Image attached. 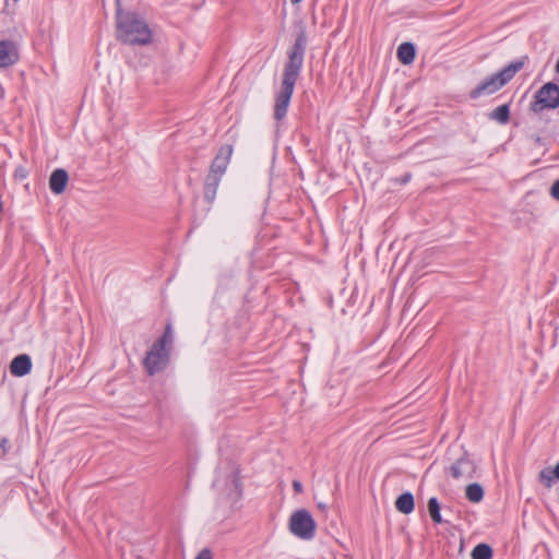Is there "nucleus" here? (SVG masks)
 <instances>
[{
  "instance_id": "nucleus-1",
  "label": "nucleus",
  "mask_w": 559,
  "mask_h": 559,
  "mask_svg": "<svg viewBox=\"0 0 559 559\" xmlns=\"http://www.w3.org/2000/svg\"><path fill=\"white\" fill-rule=\"evenodd\" d=\"M307 41L308 38L306 31L305 28H301L297 34L294 44L287 50V61L284 67L282 86L276 96L275 105L289 104L295 84L304 64Z\"/></svg>"
},
{
  "instance_id": "nucleus-2",
  "label": "nucleus",
  "mask_w": 559,
  "mask_h": 559,
  "mask_svg": "<svg viewBox=\"0 0 559 559\" xmlns=\"http://www.w3.org/2000/svg\"><path fill=\"white\" fill-rule=\"evenodd\" d=\"M117 39L129 45H147L152 40V32L147 24L134 13H123L117 0Z\"/></svg>"
},
{
  "instance_id": "nucleus-3",
  "label": "nucleus",
  "mask_w": 559,
  "mask_h": 559,
  "mask_svg": "<svg viewBox=\"0 0 559 559\" xmlns=\"http://www.w3.org/2000/svg\"><path fill=\"white\" fill-rule=\"evenodd\" d=\"M527 60V57H523L520 60L512 61L508 66H506L503 69L498 71L497 73H493L484 80H481L471 92L469 96L473 99H476L480 96H489L499 90H501L503 86H506L514 76L515 74L521 71L525 64V61Z\"/></svg>"
},
{
  "instance_id": "nucleus-4",
  "label": "nucleus",
  "mask_w": 559,
  "mask_h": 559,
  "mask_svg": "<svg viewBox=\"0 0 559 559\" xmlns=\"http://www.w3.org/2000/svg\"><path fill=\"white\" fill-rule=\"evenodd\" d=\"M316 522L306 509H299L289 518V531L304 540H310L316 535Z\"/></svg>"
},
{
  "instance_id": "nucleus-5",
  "label": "nucleus",
  "mask_w": 559,
  "mask_h": 559,
  "mask_svg": "<svg viewBox=\"0 0 559 559\" xmlns=\"http://www.w3.org/2000/svg\"><path fill=\"white\" fill-rule=\"evenodd\" d=\"M168 362L169 350L165 347H157V344H153L143 360L144 368L150 376H154L155 373L163 371L167 367Z\"/></svg>"
},
{
  "instance_id": "nucleus-6",
  "label": "nucleus",
  "mask_w": 559,
  "mask_h": 559,
  "mask_svg": "<svg viewBox=\"0 0 559 559\" xmlns=\"http://www.w3.org/2000/svg\"><path fill=\"white\" fill-rule=\"evenodd\" d=\"M535 105H559V85L548 82L543 85L535 95Z\"/></svg>"
},
{
  "instance_id": "nucleus-7",
  "label": "nucleus",
  "mask_w": 559,
  "mask_h": 559,
  "mask_svg": "<svg viewBox=\"0 0 559 559\" xmlns=\"http://www.w3.org/2000/svg\"><path fill=\"white\" fill-rule=\"evenodd\" d=\"M233 154V146L231 145H223L215 158L213 159L209 174H214L218 177H223L225 174L227 166L229 164L230 157Z\"/></svg>"
},
{
  "instance_id": "nucleus-8",
  "label": "nucleus",
  "mask_w": 559,
  "mask_h": 559,
  "mask_svg": "<svg viewBox=\"0 0 559 559\" xmlns=\"http://www.w3.org/2000/svg\"><path fill=\"white\" fill-rule=\"evenodd\" d=\"M450 472L453 478H474L476 472L475 463L465 454L460 457L451 467Z\"/></svg>"
},
{
  "instance_id": "nucleus-9",
  "label": "nucleus",
  "mask_w": 559,
  "mask_h": 559,
  "mask_svg": "<svg viewBox=\"0 0 559 559\" xmlns=\"http://www.w3.org/2000/svg\"><path fill=\"white\" fill-rule=\"evenodd\" d=\"M19 61L17 46L11 40L0 41V68H8Z\"/></svg>"
},
{
  "instance_id": "nucleus-10",
  "label": "nucleus",
  "mask_w": 559,
  "mask_h": 559,
  "mask_svg": "<svg viewBox=\"0 0 559 559\" xmlns=\"http://www.w3.org/2000/svg\"><path fill=\"white\" fill-rule=\"evenodd\" d=\"M32 369V359L26 354L14 357L10 364V372L15 377H24Z\"/></svg>"
},
{
  "instance_id": "nucleus-11",
  "label": "nucleus",
  "mask_w": 559,
  "mask_h": 559,
  "mask_svg": "<svg viewBox=\"0 0 559 559\" xmlns=\"http://www.w3.org/2000/svg\"><path fill=\"white\" fill-rule=\"evenodd\" d=\"M69 181L68 173L62 168L55 169L49 178V188L55 194H61Z\"/></svg>"
},
{
  "instance_id": "nucleus-12",
  "label": "nucleus",
  "mask_w": 559,
  "mask_h": 559,
  "mask_svg": "<svg viewBox=\"0 0 559 559\" xmlns=\"http://www.w3.org/2000/svg\"><path fill=\"white\" fill-rule=\"evenodd\" d=\"M222 177L214 174H207L204 181V199L207 203L212 204L216 198V192Z\"/></svg>"
},
{
  "instance_id": "nucleus-13",
  "label": "nucleus",
  "mask_w": 559,
  "mask_h": 559,
  "mask_svg": "<svg viewBox=\"0 0 559 559\" xmlns=\"http://www.w3.org/2000/svg\"><path fill=\"white\" fill-rule=\"evenodd\" d=\"M395 508L403 514L412 513L415 508L414 496L408 491L400 495L395 500Z\"/></svg>"
},
{
  "instance_id": "nucleus-14",
  "label": "nucleus",
  "mask_w": 559,
  "mask_h": 559,
  "mask_svg": "<svg viewBox=\"0 0 559 559\" xmlns=\"http://www.w3.org/2000/svg\"><path fill=\"white\" fill-rule=\"evenodd\" d=\"M396 55L403 64H411L416 56L415 46L412 43H403L399 46Z\"/></svg>"
},
{
  "instance_id": "nucleus-15",
  "label": "nucleus",
  "mask_w": 559,
  "mask_h": 559,
  "mask_svg": "<svg viewBox=\"0 0 559 559\" xmlns=\"http://www.w3.org/2000/svg\"><path fill=\"white\" fill-rule=\"evenodd\" d=\"M555 479H559V462L552 469L544 468L538 474V480L546 487L551 488Z\"/></svg>"
},
{
  "instance_id": "nucleus-16",
  "label": "nucleus",
  "mask_w": 559,
  "mask_h": 559,
  "mask_svg": "<svg viewBox=\"0 0 559 559\" xmlns=\"http://www.w3.org/2000/svg\"><path fill=\"white\" fill-rule=\"evenodd\" d=\"M465 496L471 502H480L484 498V489L477 483L469 484L465 489Z\"/></svg>"
},
{
  "instance_id": "nucleus-17",
  "label": "nucleus",
  "mask_w": 559,
  "mask_h": 559,
  "mask_svg": "<svg viewBox=\"0 0 559 559\" xmlns=\"http://www.w3.org/2000/svg\"><path fill=\"white\" fill-rule=\"evenodd\" d=\"M427 509H428L429 515H430L431 520L433 521V523L440 524L443 522L441 513H440V503L436 497H431L428 500Z\"/></svg>"
},
{
  "instance_id": "nucleus-18",
  "label": "nucleus",
  "mask_w": 559,
  "mask_h": 559,
  "mask_svg": "<svg viewBox=\"0 0 559 559\" xmlns=\"http://www.w3.org/2000/svg\"><path fill=\"white\" fill-rule=\"evenodd\" d=\"M472 559H491L492 548L487 544H478L472 550Z\"/></svg>"
},
{
  "instance_id": "nucleus-19",
  "label": "nucleus",
  "mask_w": 559,
  "mask_h": 559,
  "mask_svg": "<svg viewBox=\"0 0 559 559\" xmlns=\"http://www.w3.org/2000/svg\"><path fill=\"white\" fill-rule=\"evenodd\" d=\"M510 107H496L495 110L488 114V118L491 120H496L499 123H507L510 118Z\"/></svg>"
},
{
  "instance_id": "nucleus-20",
  "label": "nucleus",
  "mask_w": 559,
  "mask_h": 559,
  "mask_svg": "<svg viewBox=\"0 0 559 559\" xmlns=\"http://www.w3.org/2000/svg\"><path fill=\"white\" fill-rule=\"evenodd\" d=\"M173 341V325L171 323H167L163 335L154 344H157L159 348H166L167 345H171Z\"/></svg>"
},
{
  "instance_id": "nucleus-21",
  "label": "nucleus",
  "mask_w": 559,
  "mask_h": 559,
  "mask_svg": "<svg viewBox=\"0 0 559 559\" xmlns=\"http://www.w3.org/2000/svg\"><path fill=\"white\" fill-rule=\"evenodd\" d=\"M14 179L15 180H24L28 176V171L25 167L19 166L14 170Z\"/></svg>"
},
{
  "instance_id": "nucleus-22",
  "label": "nucleus",
  "mask_w": 559,
  "mask_h": 559,
  "mask_svg": "<svg viewBox=\"0 0 559 559\" xmlns=\"http://www.w3.org/2000/svg\"><path fill=\"white\" fill-rule=\"evenodd\" d=\"M287 108L288 107H275L274 118L277 121H281L282 119H284L287 115Z\"/></svg>"
},
{
  "instance_id": "nucleus-23",
  "label": "nucleus",
  "mask_w": 559,
  "mask_h": 559,
  "mask_svg": "<svg viewBox=\"0 0 559 559\" xmlns=\"http://www.w3.org/2000/svg\"><path fill=\"white\" fill-rule=\"evenodd\" d=\"M233 483H234L235 489L237 491V495L240 496L242 489H241V481H240V477L238 475V472L234 473V475H233Z\"/></svg>"
},
{
  "instance_id": "nucleus-24",
  "label": "nucleus",
  "mask_w": 559,
  "mask_h": 559,
  "mask_svg": "<svg viewBox=\"0 0 559 559\" xmlns=\"http://www.w3.org/2000/svg\"><path fill=\"white\" fill-rule=\"evenodd\" d=\"M194 559H213L211 549L203 548Z\"/></svg>"
},
{
  "instance_id": "nucleus-25",
  "label": "nucleus",
  "mask_w": 559,
  "mask_h": 559,
  "mask_svg": "<svg viewBox=\"0 0 559 559\" xmlns=\"http://www.w3.org/2000/svg\"><path fill=\"white\" fill-rule=\"evenodd\" d=\"M550 195L552 199L559 201V179L552 183L550 188Z\"/></svg>"
},
{
  "instance_id": "nucleus-26",
  "label": "nucleus",
  "mask_w": 559,
  "mask_h": 559,
  "mask_svg": "<svg viewBox=\"0 0 559 559\" xmlns=\"http://www.w3.org/2000/svg\"><path fill=\"white\" fill-rule=\"evenodd\" d=\"M0 449L2 451V454H5L10 449L9 440L7 438H2L0 440Z\"/></svg>"
},
{
  "instance_id": "nucleus-27",
  "label": "nucleus",
  "mask_w": 559,
  "mask_h": 559,
  "mask_svg": "<svg viewBox=\"0 0 559 559\" xmlns=\"http://www.w3.org/2000/svg\"><path fill=\"white\" fill-rule=\"evenodd\" d=\"M293 488L296 492H302V485L298 480L293 481Z\"/></svg>"
},
{
  "instance_id": "nucleus-28",
  "label": "nucleus",
  "mask_w": 559,
  "mask_h": 559,
  "mask_svg": "<svg viewBox=\"0 0 559 559\" xmlns=\"http://www.w3.org/2000/svg\"><path fill=\"white\" fill-rule=\"evenodd\" d=\"M318 508H319L320 510H322V511H325V510H326V508H328V506H326L325 503H323V502H319V503H318Z\"/></svg>"
},
{
  "instance_id": "nucleus-29",
  "label": "nucleus",
  "mask_w": 559,
  "mask_h": 559,
  "mask_svg": "<svg viewBox=\"0 0 559 559\" xmlns=\"http://www.w3.org/2000/svg\"><path fill=\"white\" fill-rule=\"evenodd\" d=\"M544 108H545L544 106H540V107H532V109H533L535 112H537V111H539V110H542V109H544Z\"/></svg>"
},
{
  "instance_id": "nucleus-30",
  "label": "nucleus",
  "mask_w": 559,
  "mask_h": 559,
  "mask_svg": "<svg viewBox=\"0 0 559 559\" xmlns=\"http://www.w3.org/2000/svg\"><path fill=\"white\" fill-rule=\"evenodd\" d=\"M293 4H298L300 3L302 0H290Z\"/></svg>"
},
{
  "instance_id": "nucleus-31",
  "label": "nucleus",
  "mask_w": 559,
  "mask_h": 559,
  "mask_svg": "<svg viewBox=\"0 0 559 559\" xmlns=\"http://www.w3.org/2000/svg\"><path fill=\"white\" fill-rule=\"evenodd\" d=\"M409 180V175L405 176V178L403 179V182H407Z\"/></svg>"
},
{
  "instance_id": "nucleus-32",
  "label": "nucleus",
  "mask_w": 559,
  "mask_h": 559,
  "mask_svg": "<svg viewBox=\"0 0 559 559\" xmlns=\"http://www.w3.org/2000/svg\"><path fill=\"white\" fill-rule=\"evenodd\" d=\"M556 71L559 73V60L556 63Z\"/></svg>"
},
{
  "instance_id": "nucleus-33",
  "label": "nucleus",
  "mask_w": 559,
  "mask_h": 559,
  "mask_svg": "<svg viewBox=\"0 0 559 559\" xmlns=\"http://www.w3.org/2000/svg\"><path fill=\"white\" fill-rule=\"evenodd\" d=\"M400 109H401V107H397V108L395 109V114H397V112L400 111Z\"/></svg>"
}]
</instances>
